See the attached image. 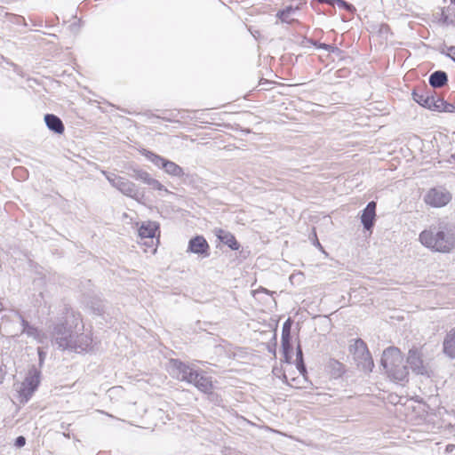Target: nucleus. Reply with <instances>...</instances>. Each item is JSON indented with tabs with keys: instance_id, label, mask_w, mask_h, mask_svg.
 I'll list each match as a JSON object with an SVG mask.
<instances>
[{
	"instance_id": "obj_1",
	"label": "nucleus",
	"mask_w": 455,
	"mask_h": 455,
	"mask_svg": "<svg viewBox=\"0 0 455 455\" xmlns=\"http://www.w3.org/2000/svg\"><path fill=\"white\" fill-rule=\"evenodd\" d=\"M420 243L427 248L447 253L455 248V224L438 221L419 234Z\"/></svg>"
},
{
	"instance_id": "obj_2",
	"label": "nucleus",
	"mask_w": 455,
	"mask_h": 455,
	"mask_svg": "<svg viewBox=\"0 0 455 455\" xmlns=\"http://www.w3.org/2000/svg\"><path fill=\"white\" fill-rule=\"evenodd\" d=\"M349 352L353 355L354 360L356 362L358 367L363 371H371L374 366L373 360L367 348L366 343L363 339H355L354 343L349 345Z\"/></svg>"
},
{
	"instance_id": "obj_3",
	"label": "nucleus",
	"mask_w": 455,
	"mask_h": 455,
	"mask_svg": "<svg viewBox=\"0 0 455 455\" xmlns=\"http://www.w3.org/2000/svg\"><path fill=\"white\" fill-rule=\"evenodd\" d=\"M142 155L148 160L153 163L156 166L163 169L164 172L170 176L180 178L183 177L185 174L182 167H180L179 164L172 161L165 159L154 152L143 149Z\"/></svg>"
},
{
	"instance_id": "obj_4",
	"label": "nucleus",
	"mask_w": 455,
	"mask_h": 455,
	"mask_svg": "<svg viewBox=\"0 0 455 455\" xmlns=\"http://www.w3.org/2000/svg\"><path fill=\"white\" fill-rule=\"evenodd\" d=\"M451 199V193L442 186L430 188L424 196V202L434 208L444 207Z\"/></svg>"
},
{
	"instance_id": "obj_5",
	"label": "nucleus",
	"mask_w": 455,
	"mask_h": 455,
	"mask_svg": "<svg viewBox=\"0 0 455 455\" xmlns=\"http://www.w3.org/2000/svg\"><path fill=\"white\" fill-rule=\"evenodd\" d=\"M52 342L61 350H66L70 347L73 333L64 323L55 324L51 332Z\"/></svg>"
},
{
	"instance_id": "obj_6",
	"label": "nucleus",
	"mask_w": 455,
	"mask_h": 455,
	"mask_svg": "<svg viewBox=\"0 0 455 455\" xmlns=\"http://www.w3.org/2000/svg\"><path fill=\"white\" fill-rule=\"evenodd\" d=\"M403 363V357L399 348L395 347H389L383 351L380 360L381 366L386 372L399 366Z\"/></svg>"
},
{
	"instance_id": "obj_7",
	"label": "nucleus",
	"mask_w": 455,
	"mask_h": 455,
	"mask_svg": "<svg viewBox=\"0 0 455 455\" xmlns=\"http://www.w3.org/2000/svg\"><path fill=\"white\" fill-rule=\"evenodd\" d=\"M40 371L36 367H32L29 370L25 380L22 383V387L20 390L21 395L26 397V400H28L37 388L40 383Z\"/></svg>"
},
{
	"instance_id": "obj_8",
	"label": "nucleus",
	"mask_w": 455,
	"mask_h": 455,
	"mask_svg": "<svg viewBox=\"0 0 455 455\" xmlns=\"http://www.w3.org/2000/svg\"><path fill=\"white\" fill-rule=\"evenodd\" d=\"M116 188L123 195L133 198L137 201H139L141 196L138 187L133 182L124 177H121V179L118 180Z\"/></svg>"
},
{
	"instance_id": "obj_9",
	"label": "nucleus",
	"mask_w": 455,
	"mask_h": 455,
	"mask_svg": "<svg viewBox=\"0 0 455 455\" xmlns=\"http://www.w3.org/2000/svg\"><path fill=\"white\" fill-rule=\"evenodd\" d=\"M407 363L416 374L423 375L427 373L426 366L417 348L409 350Z\"/></svg>"
},
{
	"instance_id": "obj_10",
	"label": "nucleus",
	"mask_w": 455,
	"mask_h": 455,
	"mask_svg": "<svg viewBox=\"0 0 455 455\" xmlns=\"http://www.w3.org/2000/svg\"><path fill=\"white\" fill-rule=\"evenodd\" d=\"M188 251L204 258L210 255L209 244L205 238L202 235H196L190 239L188 243Z\"/></svg>"
},
{
	"instance_id": "obj_11",
	"label": "nucleus",
	"mask_w": 455,
	"mask_h": 455,
	"mask_svg": "<svg viewBox=\"0 0 455 455\" xmlns=\"http://www.w3.org/2000/svg\"><path fill=\"white\" fill-rule=\"evenodd\" d=\"M435 93L430 89H415L412 92V99L420 106L429 109Z\"/></svg>"
},
{
	"instance_id": "obj_12",
	"label": "nucleus",
	"mask_w": 455,
	"mask_h": 455,
	"mask_svg": "<svg viewBox=\"0 0 455 455\" xmlns=\"http://www.w3.org/2000/svg\"><path fill=\"white\" fill-rule=\"evenodd\" d=\"M17 315L22 326L21 333L36 339L39 343H43L44 339L45 338L44 333L42 332L38 328L31 325L20 314H17Z\"/></svg>"
},
{
	"instance_id": "obj_13",
	"label": "nucleus",
	"mask_w": 455,
	"mask_h": 455,
	"mask_svg": "<svg viewBox=\"0 0 455 455\" xmlns=\"http://www.w3.org/2000/svg\"><path fill=\"white\" fill-rule=\"evenodd\" d=\"M175 364L180 374L179 378L181 380L187 381L188 383L194 385L197 379L198 375L201 372L194 370L192 367L181 362H178Z\"/></svg>"
},
{
	"instance_id": "obj_14",
	"label": "nucleus",
	"mask_w": 455,
	"mask_h": 455,
	"mask_svg": "<svg viewBox=\"0 0 455 455\" xmlns=\"http://www.w3.org/2000/svg\"><path fill=\"white\" fill-rule=\"evenodd\" d=\"M376 203L371 201L368 203L361 216V221L366 230H371L375 223Z\"/></svg>"
},
{
	"instance_id": "obj_15",
	"label": "nucleus",
	"mask_w": 455,
	"mask_h": 455,
	"mask_svg": "<svg viewBox=\"0 0 455 455\" xmlns=\"http://www.w3.org/2000/svg\"><path fill=\"white\" fill-rule=\"evenodd\" d=\"M92 344V339L84 333H81L79 335H73V339L68 349L75 351L76 353H81L84 351H87Z\"/></svg>"
},
{
	"instance_id": "obj_16",
	"label": "nucleus",
	"mask_w": 455,
	"mask_h": 455,
	"mask_svg": "<svg viewBox=\"0 0 455 455\" xmlns=\"http://www.w3.org/2000/svg\"><path fill=\"white\" fill-rule=\"evenodd\" d=\"M44 123L47 126V128L57 133V134H62L65 131V126L61 119L53 114H46L44 115Z\"/></svg>"
},
{
	"instance_id": "obj_17",
	"label": "nucleus",
	"mask_w": 455,
	"mask_h": 455,
	"mask_svg": "<svg viewBox=\"0 0 455 455\" xmlns=\"http://www.w3.org/2000/svg\"><path fill=\"white\" fill-rule=\"evenodd\" d=\"M430 110L437 112L453 113L455 112V106L445 101L442 97L435 95L433 98V103L431 104Z\"/></svg>"
},
{
	"instance_id": "obj_18",
	"label": "nucleus",
	"mask_w": 455,
	"mask_h": 455,
	"mask_svg": "<svg viewBox=\"0 0 455 455\" xmlns=\"http://www.w3.org/2000/svg\"><path fill=\"white\" fill-rule=\"evenodd\" d=\"M217 236L221 243L228 245L231 250L236 251L239 249L240 244L230 232L220 229L217 232Z\"/></svg>"
},
{
	"instance_id": "obj_19",
	"label": "nucleus",
	"mask_w": 455,
	"mask_h": 455,
	"mask_svg": "<svg viewBox=\"0 0 455 455\" xmlns=\"http://www.w3.org/2000/svg\"><path fill=\"white\" fill-rule=\"evenodd\" d=\"M429 84L434 88H442L448 82V76L446 72L443 70H437L433 72L429 76Z\"/></svg>"
},
{
	"instance_id": "obj_20",
	"label": "nucleus",
	"mask_w": 455,
	"mask_h": 455,
	"mask_svg": "<svg viewBox=\"0 0 455 455\" xmlns=\"http://www.w3.org/2000/svg\"><path fill=\"white\" fill-rule=\"evenodd\" d=\"M443 351L448 356L455 358V328L447 333L443 340Z\"/></svg>"
},
{
	"instance_id": "obj_21",
	"label": "nucleus",
	"mask_w": 455,
	"mask_h": 455,
	"mask_svg": "<svg viewBox=\"0 0 455 455\" xmlns=\"http://www.w3.org/2000/svg\"><path fill=\"white\" fill-rule=\"evenodd\" d=\"M157 229L158 227L155 222H148L143 223L138 232L141 238H153Z\"/></svg>"
},
{
	"instance_id": "obj_22",
	"label": "nucleus",
	"mask_w": 455,
	"mask_h": 455,
	"mask_svg": "<svg viewBox=\"0 0 455 455\" xmlns=\"http://www.w3.org/2000/svg\"><path fill=\"white\" fill-rule=\"evenodd\" d=\"M194 386L204 393H210L212 389L211 378L200 373Z\"/></svg>"
},
{
	"instance_id": "obj_23",
	"label": "nucleus",
	"mask_w": 455,
	"mask_h": 455,
	"mask_svg": "<svg viewBox=\"0 0 455 455\" xmlns=\"http://www.w3.org/2000/svg\"><path fill=\"white\" fill-rule=\"evenodd\" d=\"M387 373L395 380L403 381L408 375V370L402 363L399 366L394 367V369L388 371Z\"/></svg>"
},
{
	"instance_id": "obj_24",
	"label": "nucleus",
	"mask_w": 455,
	"mask_h": 455,
	"mask_svg": "<svg viewBox=\"0 0 455 455\" xmlns=\"http://www.w3.org/2000/svg\"><path fill=\"white\" fill-rule=\"evenodd\" d=\"M296 366L300 374L305 375L307 373L306 365L303 361V352L299 344L296 347Z\"/></svg>"
},
{
	"instance_id": "obj_25",
	"label": "nucleus",
	"mask_w": 455,
	"mask_h": 455,
	"mask_svg": "<svg viewBox=\"0 0 455 455\" xmlns=\"http://www.w3.org/2000/svg\"><path fill=\"white\" fill-rule=\"evenodd\" d=\"M291 339H282V349H283V355L284 358V362L290 363L291 360V351L292 347L291 344Z\"/></svg>"
},
{
	"instance_id": "obj_26",
	"label": "nucleus",
	"mask_w": 455,
	"mask_h": 455,
	"mask_svg": "<svg viewBox=\"0 0 455 455\" xmlns=\"http://www.w3.org/2000/svg\"><path fill=\"white\" fill-rule=\"evenodd\" d=\"M130 176L147 184L151 175L146 171L132 169V173H131Z\"/></svg>"
},
{
	"instance_id": "obj_27",
	"label": "nucleus",
	"mask_w": 455,
	"mask_h": 455,
	"mask_svg": "<svg viewBox=\"0 0 455 455\" xmlns=\"http://www.w3.org/2000/svg\"><path fill=\"white\" fill-rule=\"evenodd\" d=\"M147 185L151 187V188L153 189L164 191L165 193H170V191L159 180L154 179L152 176H150L148 181L147 182Z\"/></svg>"
},
{
	"instance_id": "obj_28",
	"label": "nucleus",
	"mask_w": 455,
	"mask_h": 455,
	"mask_svg": "<svg viewBox=\"0 0 455 455\" xmlns=\"http://www.w3.org/2000/svg\"><path fill=\"white\" fill-rule=\"evenodd\" d=\"M295 12V9H293L291 6H289V7H286L285 9L283 10H281L277 12V17L282 20V21H288V20L290 19L291 15Z\"/></svg>"
},
{
	"instance_id": "obj_29",
	"label": "nucleus",
	"mask_w": 455,
	"mask_h": 455,
	"mask_svg": "<svg viewBox=\"0 0 455 455\" xmlns=\"http://www.w3.org/2000/svg\"><path fill=\"white\" fill-rule=\"evenodd\" d=\"M323 3L329 4L332 6L337 5L339 8H343L345 10H350L352 5L343 0H321Z\"/></svg>"
},
{
	"instance_id": "obj_30",
	"label": "nucleus",
	"mask_w": 455,
	"mask_h": 455,
	"mask_svg": "<svg viewBox=\"0 0 455 455\" xmlns=\"http://www.w3.org/2000/svg\"><path fill=\"white\" fill-rule=\"evenodd\" d=\"M291 320L290 318H288L283 325V329H282V339H291Z\"/></svg>"
},
{
	"instance_id": "obj_31",
	"label": "nucleus",
	"mask_w": 455,
	"mask_h": 455,
	"mask_svg": "<svg viewBox=\"0 0 455 455\" xmlns=\"http://www.w3.org/2000/svg\"><path fill=\"white\" fill-rule=\"evenodd\" d=\"M101 173L106 177V179L111 184V186L116 188V184L118 183V180L121 179V177L116 175L115 173L108 172L107 171H101Z\"/></svg>"
},
{
	"instance_id": "obj_32",
	"label": "nucleus",
	"mask_w": 455,
	"mask_h": 455,
	"mask_svg": "<svg viewBox=\"0 0 455 455\" xmlns=\"http://www.w3.org/2000/svg\"><path fill=\"white\" fill-rule=\"evenodd\" d=\"M311 44H313L314 45H315L317 48H321V49H324L326 51H339V49L335 46H332L331 44H317L314 41H310Z\"/></svg>"
},
{
	"instance_id": "obj_33",
	"label": "nucleus",
	"mask_w": 455,
	"mask_h": 455,
	"mask_svg": "<svg viewBox=\"0 0 455 455\" xmlns=\"http://www.w3.org/2000/svg\"><path fill=\"white\" fill-rule=\"evenodd\" d=\"M26 443V439L24 436H18L15 440V445L19 448L23 447Z\"/></svg>"
},
{
	"instance_id": "obj_34",
	"label": "nucleus",
	"mask_w": 455,
	"mask_h": 455,
	"mask_svg": "<svg viewBox=\"0 0 455 455\" xmlns=\"http://www.w3.org/2000/svg\"><path fill=\"white\" fill-rule=\"evenodd\" d=\"M448 53H447V56H449L450 58H451L452 60L455 61V46H451L448 48Z\"/></svg>"
},
{
	"instance_id": "obj_35",
	"label": "nucleus",
	"mask_w": 455,
	"mask_h": 455,
	"mask_svg": "<svg viewBox=\"0 0 455 455\" xmlns=\"http://www.w3.org/2000/svg\"><path fill=\"white\" fill-rule=\"evenodd\" d=\"M38 355H39V363L40 365L43 364L44 359V353L41 350V348H38Z\"/></svg>"
},
{
	"instance_id": "obj_36",
	"label": "nucleus",
	"mask_w": 455,
	"mask_h": 455,
	"mask_svg": "<svg viewBox=\"0 0 455 455\" xmlns=\"http://www.w3.org/2000/svg\"><path fill=\"white\" fill-rule=\"evenodd\" d=\"M94 312L98 315H100L103 312V307L101 305H98L97 307H92Z\"/></svg>"
},
{
	"instance_id": "obj_37",
	"label": "nucleus",
	"mask_w": 455,
	"mask_h": 455,
	"mask_svg": "<svg viewBox=\"0 0 455 455\" xmlns=\"http://www.w3.org/2000/svg\"><path fill=\"white\" fill-rule=\"evenodd\" d=\"M4 380V373L2 371V370L0 369V384L3 382Z\"/></svg>"
},
{
	"instance_id": "obj_38",
	"label": "nucleus",
	"mask_w": 455,
	"mask_h": 455,
	"mask_svg": "<svg viewBox=\"0 0 455 455\" xmlns=\"http://www.w3.org/2000/svg\"><path fill=\"white\" fill-rule=\"evenodd\" d=\"M454 447H455L454 445H451V444H449V445L447 446V450H448V451H452Z\"/></svg>"
},
{
	"instance_id": "obj_39",
	"label": "nucleus",
	"mask_w": 455,
	"mask_h": 455,
	"mask_svg": "<svg viewBox=\"0 0 455 455\" xmlns=\"http://www.w3.org/2000/svg\"><path fill=\"white\" fill-rule=\"evenodd\" d=\"M315 245L321 247V244H320V243L318 241L315 243Z\"/></svg>"
},
{
	"instance_id": "obj_40",
	"label": "nucleus",
	"mask_w": 455,
	"mask_h": 455,
	"mask_svg": "<svg viewBox=\"0 0 455 455\" xmlns=\"http://www.w3.org/2000/svg\"><path fill=\"white\" fill-rule=\"evenodd\" d=\"M451 3L455 4V0H451Z\"/></svg>"
}]
</instances>
